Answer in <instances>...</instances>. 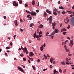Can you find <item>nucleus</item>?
Returning <instances> with one entry per match:
<instances>
[{
	"label": "nucleus",
	"instance_id": "nucleus-1",
	"mask_svg": "<svg viewBox=\"0 0 74 74\" xmlns=\"http://www.w3.org/2000/svg\"><path fill=\"white\" fill-rule=\"evenodd\" d=\"M70 22L71 25L74 26V16L72 17L71 18Z\"/></svg>",
	"mask_w": 74,
	"mask_h": 74
},
{
	"label": "nucleus",
	"instance_id": "nucleus-64",
	"mask_svg": "<svg viewBox=\"0 0 74 74\" xmlns=\"http://www.w3.org/2000/svg\"><path fill=\"white\" fill-rule=\"evenodd\" d=\"M50 68H52V65H51L50 66Z\"/></svg>",
	"mask_w": 74,
	"mask_h": 74
},
{
	"label": "nucleus",
	"instance_id": "nucleus-36",
	"mask_svg": "<svg viewBox=\"0 0 74 74\" xmlns=\"http://www.w3.org/2000/svg\"><path fill=\"white\" fill-rule=\"evenodd\" d=\"M20 56H21V57H23V54H20Z\"/></svg>",
	"mask_w": 74,
	"mask_h": 74
},
{
	"label": "nucleus",
	"instance_id": "nucleus-61",
	"mask_svg": "<svg viewBox=\"0 0 74 74\" xmlns=\"http://www.w3.org/2000/svg\"><path fill=\"white\" fill-rule=\"evenodd\" d=\"M68 58H69L68 59H69V60H71V58H70V57H69Z\"/></svg>",
	"mask_w": 74,
	"mask_h": 74
},
{
	"label": "nucleus",
	"instance_id": "nucleus-29",
	"mask_svg": "<svg viewBox=\"0 0 74 74\" xmlns=\"http://www.w3.org/2000/svg\"><path fill=\"white\" fill-rule=\"evenodd\" d=\"M53 14L54 15H57V13H56V12H54Z\"/></svg>",
	"mask_w": 74,
	"mask_h": 74
},
{
	"label": "nucleus",
	"instance_id": "nucleus-44",
	"mask_svg": "<svg viewBox=\"0 0 74 74\" xmlns=\"http://www.w3.org/2000/svg\"><path fill=\"white\" fill-rule=\"evenodd\" d=\"M20 22H23V20H22V19L20 18Z\"/></svg>",
	"mask_w": 74,
	"mask_h": 74
},
{
	"label": "nucleus",
	"instance_id": "nucleus-23",
	"mask_svg": "<svg viewBox=\"0 0 74 74\" xmlns=\"http://www.w3.org/2000/svg\"><path fill=\"white\" fill-rule=\"evenodd\" d=\"M66 61L67 62H69V58H66Z\"/></svg>",
	"mask_w": 74,
	"mask_h": 74
},
{
	"label": "nucleus",
	"instance_id": "nucleus-30",
	"mask_svg": "<svg viewBox=\"0 0 74 74\" xmlns=\"http://www.w3.org/2000/svg\"><path fill=\"white\" fill-rule=\"evenodd\" d=\"M66 33H67V32H63V34H64V36L66 35V34H66Z\"/></svg>",
	"mask_w": 74,
	"mask_h": 74
},
{
	"label": "nucleus",
	"instance_id": "nucleus-43",
	"mask_svg": "<svg viewBox=\"0 0 74 74\" xmlns=\"http://www.w3.org/2000/svg\"><path fill=\"white\" fill-rule=\"evenodd\" d=\"M59 72L60 73H62V70L61 69H59Z\"/></svg>",
	"mask_w": 74,
	"mask_h": 74
},
{
	"label": "nucleus",
	"instance_id": "nucleus-4",
	"mask_svg": "<svg viewBox=\"0 0 74 74\" xmlns=\"http://www.w3.org/2000/svg\"><path fill=\"white\" fill-rule=\"evenodd\" d=\"M17 68L18 70L20 71H21L22 73H23L24 72V70H23L22 68L18 66Z\"/></svg>",
	"mask_w": 74,
	"mask_h": 74
},
{
	"label": "nucleus",
	"instance_id": "nucleus-46",
	"mask_svg": "<svg viewBox=\"0 0 74 74\" xmlns=\"http://www.w3.org/2000/svg\"><path fill=\"white\" fill-rule=\"evenodd\" d=\"M37 40H38V41H40V40H41V39H40V38H37Z\"/></svg>",
	"mask_w": 74,
	"mask_h": 74
},
{
	"label": "nucleus",
	"instance_id": "nucleus-17",
	"mask_svg": "<svg viewBox=\"0 0 74 74\" xmlns=\"http://www.w3.org/2000/svg\"><path fill=\"white\" fill-rule=\"evenodd\" d=\"M36 33L35 32L34 33V38H36Z\"/></svg>",
	"mask_w": 74,
	"mask_h": 74
},
{
	"label": "nucleus",
	"instance_id": "nucleus-2",
	"mask_svg": "<svg viewBox=\"0 0 74 74\" xmlns=\"http://www.w3.org/2000/svg\"><path fill=\"white\" fill-rule=\"evenodd\" d=\"M52 18V16H51L49 17V18H48L47 19V21H49V23L50 24H51L52 22V20H51Z\"/></svg>",
	"mask_w": 74,
	"mask_h": 74
},
{
	"label": "nucleus",
	"instance_id": "nucleus-50",
	"mask_svg": "<svg viewBox=\"0 0 74 74\" xmlns=\"http://www.w3.org/2000/svg\"><path fill=\"white\" fill-rule=\"evenodd\" d=\"M23 60H24V61H26V58H23Z\"/></svg>",
	"mask_w": 74,
	"mask_h": 74
},
{
	"label": "nucleus",
	"instance_id": "nucleus-59",
	"mask_svg": "<svg viewBox=\"0 0 74 74\" xmlns=\"http://www.w3.org/2000/svg\"><path fill=\"white\" fill-rule=\"evenodd\" d=\"M68 56H71V55L70 54H69L68 55Z\"/></svg>",
	"mask_w": 74,
	"mask_h": 74
},
{
	"label": "nucleus",
	"instance_id": "nucleus-7",
	"mask_svg": "<svg viewBox=\"0 0 74 74\" xmlns=\"http://www.w3.org/2000/svg\"><path fill=\"white\" fill-rule=\"evenodd\" d=\"M30 14L31 15H35L36 16L37 15L36 13L34 12H31Z\"/></svg>",
	"mask_w": 74,
	"mask_h": 74
},
{
	"label": "nucleus",
	"instance_id": "nucleus-34",
	"mask_svg": "<svg viewBox=\"0 0 74 74\" xmlns=\"http://www.w3.org/2000/svg\"><path fill=\"white\" fill-rule=\"evenodd\" d=\"M71 66L73 70H74V65H71Z\"/></svg>",
	"mask_w": 74,
	"mask_h": 74
},
{
	"label": "nucleus",
	"instance_id": "nucleus-10",
	"mask_svg": "<svg viewBox=\"0 0 74 74\" xmlns=\"http://www.w3.org/2000/svg\"><path fill=\"white\" fill-rule=\"evenodd\" d=\"M40 48L41 51H42L43 50V49H44V47H43V46L42 45L41 47H40Z\"/></svg>",
	"mask_w": 74,
	"mask_h": 74
},
{
	"label": "nucleus",
	"instance_id": "nucleus-12",
	"mask_svg": "<svg viewBox=\"0 0 74 74\" xmlns=\"http://www.w3.org/2000/svg\"><path fill=\"white\" fill-rule=\"evenodd\" d=\"M55 25H56V23H52V26L53 27H55Z\"/></svg>",
	"mask_w": 74,
	"mask_h": 74
},
{
	"label": "nucleus",
	"instance_id": "nucleus-55",
	"mask_svg": "<svg viewBox=\"0 0 74 74\" xmlns=\"http://www.w3.org/2000/svg\"><path fill=\"white\" fill-rule=\"evenodd\" d=\"M40 60L39 59H38L37 60V62H38V63H40Z\"/></svg>",
	"mask_w": 74,
	"mask_h": 74
},
{
	"label": "nucleus",
	"instance_id": "nucleus-56",
	"mask_svg": "<svg viewBox=\"0 0 74 74\" xmlns=\"http://www.w3.org/2000/svg\"><path fill=\"white\" fill-rule=\"evenodd\" d=\"M3 18H4V19H6V18H7V17L5 16H4L3 17Z\"/></svg>",
	"mask_w": 74,
	"mask_h": 74
},
{
	"label": "nucleus",
	"instance_id": "nucleus-32",
	"mask_svg": "<svg viewBox=\"0 0 74 74\" xmlns=\"http://www.w3.org/2000/svg\"><path fill=\"white\" fill-rule=\"evenodd\" d=\"M56 70L55 69L53 71L54 72V74H55V73H56Z\"/></svg>",
	"mask_w": 74,
	"mask_h": 74
},
{
	"label": "nucleus",
	"instance_id": "nucleus-9",
	"mask_svg": "<svg viewBox=\"0 0 74 74\" xmlns=\"http://www.w3.org/2000/svg\"><path fill=\"white\" fill-rule=\"evenodd\" d=\"M46 11L47 13H49V14H51V11H49V10L48 9L46 10Z\"/></svg>",
	"mask_w": 74,
	"mask_h": 74
},
{
	"label": "nucleus",
	"instance_id": "nucleus-41",
	"mask_svg": "<svg viewBox=\"0 0 74 74\" xmlns=\"http://www.w3.org/2000/svg\"><path fill=\"white\" fill-rule=\"evenodd\" d=\"M64 47L65 48V49H67V46H66V45H64Z\"/></svg>",
	"mask_w": 74,
	"mask_h": 74
},
{
	"label": "nucleus",
	"instance_id": "nucleus-54",
	"mask_svg": "<svg viewBox=\"0 0 74 74\" xmlns=\"http://www.w3.org/2000/svg\"><path fill=\"white\" fill-rule=\"evenodd\" d=\"M25 52H26V54H28V53H29V52L27 51H25Z\"/></svg>",
	"mask_w": 74,
	"mask_h": 74
},
{
	"label": "nucleus",
	"instance_id": "nucleus-60",
	"mask_svg": "<svg viewBox=\"0 0 74 74\" xmlns=\"http://www.w3.org/2000/svg\"><path fill=\"white\" fill-rule=\"evenodd\" d=\"M36 12H39V11L38 10H36Z\"/></svg>",
	"mask_w": 74,
	"mask_h": 74
},
{
	"label": "nucleus",
	"instance_id": "nucleus-24",
	"mask_svg": "<svg viewBox=\"0 0 74 74\" xmlns=\"http://www.w3.org/2000/svg\"><path fill=\"white\" fill-rule=\"evenodd\" d=\"M55 34V32H54V31H53L51 34L53 36Z\"/></svg>",
	"mask_w": 74,
	"mask_h": 74
},
{
	"label": "nucleus",
	"instance_id": "nucleus-63",
	"mask_svg": "<svg viewBox=\"0 0 74 74\" xmlns=\"http://www.w3.org/2000/svg\"><path fill=\"white\" fill-rule=\"evenodd\" d=\"M57 11V9H56V8H55L54 11Z\"/></svg>",
	"mask_w": 74,
	"mask_h": 74
},
{
	"label": "nucleus",
	"instance_id": "nucleus-62",
	"mask_svg": "<svg viewBox=\"0 0 74 74\" xmlns=\"http://www.w3.org/2000/svg\"><path fill=\"white\" fill-rule=\"evenodd\" d=\"M39 6V2H38V5H37V6Z\"/></svg>",
	"mask_w": 74,
	"mask_h": 74
},
{
	"label": "nucleus",
	"instance_id": "nucleus-49",
	"mask_svg": "<svg viewBox=\"0 0 74 74\" xmlns=\"http://www.w3.org/2000/svg\"><path fill=\"white\" fill-rule=\"evenodd\" d=\"M58 4H60V1H59L58 3Z\"/></svg>",
	"mask_w": 74,
	"mask_h": 74
},
{
	"label": "nucleus",
	"instance_id": "nucleus-14",
	"mask_svg": "<svg viewBox=\"0 0 74 74\" xmlns=\"http://www.w3.org/2000/svg\"><path fill=\"white\" fill-rule=\"evenodd\" d=\"M59 30L57 29H56L54 32H55V33H58V32Z\"/></svg>",
	"mask_w": 74,
	"mask_h": 74
},
{
	"label": "nucleus",
	"instance_id": "nucleus-28",
	"mask_svg": "<svg viewBox=\"0 0 74 74\" xmlns=\"http://www.w3.org/2000/svg\"><path fill=\"white\" fill-rule=\"evenodd\" d=\"M32 5H34V4H35V1H32Z\"/></svg>",
	"mask_w": 74,
	"mask_h": 74
},
{
	"label": "nucleus",
	"instance_id": "nucleus-47",
	"mask_svg": "<svg viewBox=\"0 0 74 74\" xmlns=\"http://www.w3.org/2000/svg\"><path fill=\"white\" fill-rule=\"evenodd\" d=\"M10 45H12V42H11L10 43Z\"/></svg>",
	"mask_w": 74,
	"mask_h": 74
},
{
	"label": "nucleus",
	"instance_id": "nucleus-11",
	"mask_svg": "<svg viewBox=\"0 0 74 74\" xmlns=\"http://www.w3.org/2000/svg\"><path fill=\"white\" fill-rule=\"evenodd\" d=\"M33 53L32 52H31L30 53V54L29 55V56L30 57H32L33 56Z\"/></svg>",
	"mask_w": 74,
	"mask_h": 74
},
{
	"label": "nucleus",
	"instance_id": "nucleus-19",
	"mask_svg": "<svg viewBox=\"0 0 74 74\" xmlns=\"http://www.w3.org/2000/svg\"><path fill=\"white\" fill-rule=\"evenodd\" d=\"M11 48L10 47H6L5 48V49H10Z\"/></svg>",
	"mask_w": 74,
	"mask_h": 74
},
{
	"label": "nucleus",
	"instance_id": "nucleus-39",
	"mask_svg": "<svg viewBox=\"0 0 74 74\" xmlns=\"http://www.w3.org/2000/svg\"><path fill=\"white\" fill-rule=\"evenodd\" d=\"M19 4H22V1H19Z\"/></svg>",
	"mask_w": 74,
	"mask_h": 74
},
{
	"label": "nucleus",
	"instance_id": "nucleus-48",
	"mask_svg": "<svg viewBox=\"0 0 74 74\" xmlns=\"http://www.w3.org/2000/svg\"><path fill=\"white\" fill-rule=\"evenodd\" d=\"M53 64H55V61H53Z\"/></svg>",
	"mask_w": 74,
	"mask_h": 74
},
{
	"label": "nucleus",
	"instance_id": "nucleus-26",
	"mask_svg": "<svg viewBox=\"0 0 74 74\" xmlns=\"http://www.w3.org/2000/svg\"><path fill=\"white\" fill-rule=\"evenodd\" d=\"M25 7H28V5H27V3L25 4Z\"/></svg>",
	"mask_w": 74,
	"mask_h": 74
},
{
	"label": "nucleus",
	"instance_id": "nucleus-18",
	"mask_svg": "<svg viewBox=\"0 0 74 74\" xmlns=\"http://www.w3.org/2000/svg\"><path fill=\"white\" fill-rule=\"evenodd\" d=\"M34 24L33 23H32L30 24V27H32V26H34Z\"/></svg>",
	"mask_w": 74,
	"mask_h": 74
},
{
	"label": "nucleus",
	"instance_id": "nucleus-45",
	"mask_svg": "<svg viewBox=\"0 0 74 74\" xmlns=\"http://www.w3.org/2000/svg\"><path fill=\"white\" fill-rule=\"evenodd\" d=\"M51 59V60H52V61L53 60H55V59H53V58H52L51 57V59Z\"/></svg>",
	"mask_w": 74,
	"mask_h": 74
},
{
	"label": "nucleus",
	"instance_id": "nucleus-3",
	"mask_svg": "<svg viewBox=\"0 0 74 74\" xmlns=\"http://www.w3.org/2000/svg\"><path fill=\"white\" fill-rule=\"evenodd\" d=\"M21 48L22 50H23L24 53H26V51H27V48H26V47L23 48L22 47V46H21Z\"/></svg>",
	"mask_w": 74,
	"mask_h": 74
},
{
	"label": "nucleus",
	"instance_id": "nucleus-38",
	"mask_svg": "<svg viewBox=\"0 0 74 74\" xmlns=\"http://www.w3.org/2000/svg\"><path fill=\"white\" fill-rule=\"evenodd\" d=\"M26 12H27V13H28V14H30V12H29V11H27V10H26Z\"/></svg>",
	"mask_w": 74,
	"mask_h": 74
},
{
	"label": "nucleus",
	"instance_id": "nucleus-51",
	"mask_svg": "<svg viewBox=\"0 0 74 74\" xmlns=\"http://www.w3.org/2000/svg\"><path fill=\"white\" fill-rule=\"evenodd\" d=\"M28 18L30 19L29 20H32V17H29Z\"/></svg>",
	"mask_w": 74,
	"mask_h": 74
},
{
	"label": "nucleus",
	"instance_id": "nucleus-58",
	"mask_svg": "<svg viewBox=\"0 0 74 74\" xmlns=\"http://www.w3.org/2000/svg\"><path fill=\"white\" fill-rule=\"evenodd\" d=\"M74 16V15H73V14H71L70 15V16L71 17H72V16Z\"/></svg>",
	"mask_w": 74,
	"mask_h": 74
},
{
	"label": "nucleus",
	"instance_id": "nucleus-20",
	"mask_svg": "<svg viewBox=\"0 0 74 74\" xmlns=\"http://www.w3.org/2000/svg\"><path fill=\"white\" fill-rule=\"evenodd\" d=\"M44 15L45 16H47V13L45 12H44Z\"/></svg>",
	"mask_w": 74,
	"mask_h": 74
},
{
	"label": "nucleus",
	"instance_id": "nucleus-35",
	"mask_svg": "<svg viewBox=\"0 0 74 74\" xmlns=\"http://www.w3.org/2000/svg\"><path fill=\"white\" fill-rule=\"evenodd\" d=\"M42 34V32L41 31H40L39 33V34L40 35V34Z\"/></svg>",
	"mask_w": 74,
	"mask_h": 74
},
{
	"label": "nucleus",
	"instance_id": "nucleus-25",
	"mask_svg": "<svg viewBox=\"0 0 74 74\" xmlns=\"http://www.w3.org/2000/svg\"><path fill=\"white\" fill-rule=\"evenodd\" d=\"M61 64H63V65H64L65 64V63H64V61H63L62 62H61Z\"/></svg>",
	"mask_w": 74,
	"mask_h": 74
},
{
	"label": "nucleus",
	"instance_id": "nucleus-53",
	"mask_svg": "<svg viewBox=\"0 0 74 74\" xmlns=\"http://www.w3.org/2000/svg\"><path fill=\"white\" fill-rule=\"evenodd\" d=\"M39 29L38 28L37 29V33H38V32H39Z\"/></svg>",
	"mask_w": 74,
	"mask_h": 74
},
{
	"label": "nucleus",
	"instance_id": "nucleus-5",
	"mask_svg": "<svg viewBox=\"0 0 74 74\" xmlns=\"http://www.w3.org/2000/svg\"><path fill=\"white\" fill-rule=\"evenodd\" d=\"M73 44H74V43H73V40H71L70 41L69 45L71 46V47H72V46H73Z\"/></svg>",
	"mask_w": 74,
	"mask_h": 74
},
{
	"label": "nucleus",
	"instance_id": "nucleus-42",
	"mask_svg": "<svg viewBox=\"0 0 74 74\" xmlns=\"http://www.w3.org/2000/svg\"><path fill=\"white\" fill-rule=\"evenodd\" d=\"M48 70V69L46 68V69H45L43 70V71H45V70Z\"/></svg>",
	"mask_w": 74,
	"mask_h": 74
},
{
	"label": "nucleus",
	"instance_id": "nucleus-22",
	"mask_svg": "<svg viewBox=\"0 0 74 74\" xmlns=\"http://www.w3.org/2000/svg\"><path fill=\"white\" fill-rule=\"evenodd\" d=\"M65 50L67 52H70V50L69 49H65Z\"/></svg>",
	"mask_w": 74,
	"mask_h": 74
},
{
	"label": "nucleus",
	"instance_id": "nucleus-16",
	"mask_svg": "<svg viewBox=\"0 0 74 74\" xmlns=\"http://www.w3.org/2000/svg\"><path fill=\"white\" fill-rule=\"evenodd\" d=\"M61 30L62 32H65L66 30V29L65 28H63L61 29Z\"/></svg>",
	"mask_w": 74,
	"mask_h": 74
},
{
	"label": "nucleus",
	"instance_id": "nucleus-31",
	"mask_svg": "<svg viewBox=\"0 0 74 74\" xmlns=\"http://www.w3.org/2000/svg\"><path fill=\"white\" fill-rule=\"evenodd\" d=\"M68 12H69V14H72L73 12L70 11H67Z\"/></svg>",
	"mask_w": 74,
	"mask_h": 74
},
{
	"label": "nucleus",
	"instance_id": "nucleus-8",
	"mask_svg": "<svg viewBox=\"0 0 74 74\" xmlns=\"http://www.w3.org/2000/svg\"><path fill=\"white\" fill-rule=\"evenodd\" d=\"M42 36V35H37L36 36V37L37 38H39L41 37V36Z\"/></svg>",
	"mask_w": 74,
	"mask_h": 74
},
{
	"label": "nucleus",
	"instance_id": "nucleus-37",
	"mask_svg": "<svg viewBox=\"0 0 74 74\" xmlns=\"http://www.w3.org/2000/svg\"><path fill=\"white\" fill-rule=\"evenodd\" d=\"M49 34V33L48 32H47V33L46 34V36H48V34Z\"/></svg>",
	"mask_w": 74,
	"mask_h": 74
},
{
	"label": "nucleus",
	"instance_id": "nucleus-40",
	"mask_svg": "<svg viewBox=\"0 0 74 74\" xmlns=\"http://www.w3.org/2000/svg\"><path fill=\"white\" fill-rule=\"evenodd\" d=\"M70 25H69L68 26V27H67V28L68 29H70Z\"/></svg>",
	"mask_w": 74,
	"mask_h": 74
},
{
	"label": "nucleus",
	"instance_id": "nucleus-27",
	"mask_svg": "<svg viewBox=\"0 0 74 74\" xmlns=\"http://www.w3.org/2000/svg\"><path fill=\"white\" fill-rule=\"evenodd\" d=\"M65 13H66V12L64 11H63L62 12V14H63V15H64V14H65Z\"/></svg>",
	"mask_w": 74,
	"mask_h": 74
},
{
	"label": "nucleus",
	"instance_id": "nucleus-15",
	"mask_svg": "<svg viewBox=\"0 0 74 74\" xmlns=\"http://www.w3.org/2000/svg\"><path fill=\"white\" fill-rule=\"evenodd\" d=\"M43 27V25L42 24L39 26V28H42Z\"/></svg>",
	"mask_w": 74,
	"mask_h": 74
},
{
	"label": "nucleus",
	"instance_id": "nucleus-21",
	"mask_svg": "<svg viewBox=\"0 0 74 74\" xmlns=\"http://www.w3.org/2000/svg\"><path fill=\"white\" fill-rule=\"evenodd\" d=\"M59 9H64V8H63V6H60L59 7Z\"/></svg>",
	"mask_w": 74,
	"mask_h": 74
},
{
	"label": "nucleus",
	"instance_id": "nucleus-52",
	"mask_svg": "<svg viewBox=\"0 0 74 74\" xmlns=\"http://www.w3.org/2000/svg\"><path fill=\"white\" fill-rule=\"evenodd\" d=\"M29 42L31 43V42H32V40H29Z\"/></svg>",
	"mask_w": 74,
	"mask_h": 74
},
{
	"label": "nucleus",
	"instance_id": "nucleus-57",
	"mask_svg": "<svg viewBox=\"0 0 74 74\" xmlns=\"http://www.w3.org/2000/svg\"><path fill=\"white\" fill-rule=\"evenodd\" d=\"M13 37H14V39H15V37H16V35H14V36Z\"/></svg>",
	"mask_w": 74,
	"mask_h": 74
},
{
	"label": "nucleus",
	"instance_id": "nucleus-33",
	"mask_svg": "<svg viewBox=\"0 0 74 74\" xmlns=\"http://www.w3.org/2000/svg\"><path fill=\"white\" fill-rule=\"evenodd\" d=\"M32 67L34 70H36V69L35 68V67L34 66H32Z\"/></svg>",
	"mask_w": 74,
	"mask_h": 74
},
{
	"label": "nucleus",
	"instance_id": "nucleus-13",
	"mask_svg": "<svg viewBox=\"0 0 74 74\" xmlns=\"http://www.w3.org/2000/svg\"><path fill=\"white\" fill-rule=\"evenodd\" d=\"M14 24L16 26H17V20H16L14 21Z\"/></svg>",
	"mask_w": 74,
	"mask_h": 74
},
{
	"label": "nucleus",
	"instance_id": "nucleus-6",
	"mask_svg": "<svg viewBox=\"0 0 74 74\" xmlns=\"http://www.w3.org/2000/svg\"><path fill=\"white\" fill-rule=\"evenodd\" d=\"M13 4L14 6L17 7V6H18V4H16V3L15 1H14L13 2Z\"/></svg>",
	"mask_w": 74,
	"mask_h": 74
}]
</instances>
